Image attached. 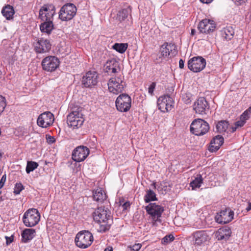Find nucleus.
I'll list each match as a JSON object with an SVG mask.
<instances>
[{
    "label": "nucleus",
    "instance_id": "nucleus-1",
    "mask_svg": "<svg viewBox=\"0 0 251 251\" xmlns=\"http://www.w3.org/2000/svg\"><path fill=\"white\" fill-rule=\"evenodd\" d=\"M95 222L100 225L98 231L104 232L108 230L112 223L111 211L108 209L100 207L95 210L93 214Z\"/></svg>",
    "mask_w": 251,
    "mask_h": 251
},
{
    "label": "nucleus",
    "instance_id": "nucleus-2",
    "mask_svg": "<svg viewBox=\"0 0 251 251\" xmlns=\"http://www.w3.org/2000/svg\"><path fill=\"white\" fill-rule=\"evenodd\" d=\"M107 84L109 91L116 95L122 92L126 86L124 76L122 75L111 78Z\"/></svg>",
    "mask_w": 251,
    "mask_h": 251
},
{
    "label": "nucleus",
    "instance_id": "nucleus-3",
    "mask_svg": "<svg viewBox=\"0 0 251 251\" xmlns=\"http://www.w3.org/2000/svg\"><path fill=\"white\" fill-rule=\"evenodd\" d=\"M209 130L208 124L201 119H195L190 126L191 132L197 136H202Z\"/></svg>",
    "mask_w": 251,
    "mask_h": 251
},
{
    "label": "nucleus",
    "instance_id": "nucleus-4",
    "mask_svg": "<svg viewBox=\"0 0 251 251\" xmlns=\"http://www.w3.org/2000/svg\"><path fill=\"white\" fill-rule=\"evenodd\" d=\"M93 241V235L88 230L79 232L76 234L75 238L76 245L78 247L82 249H86L89 247Z\"/></svg>",
    "mask_w": 251,
    "mask_h": 251
},
{
    "label": "nucleus",
    "instance_id": "nucleus-5",
    "mask_svg": "<svg viewBox=\"0 0 251 251\" xmlns=\"http://www.w3.org/2000/svg\"><path fill=\"white\" fill-rule=\"evenodd\" d=\"M40 219L39 211L35 208L27 210L23 218V221L26 226L32 227L36 225Z\"/></svg>",
    "mask_w": 251,
    "mask_h": 251
},
{
    "label": "nucleus",
    "instance_id": "nucleus-6",
    "mask_svg": "<svg viewBox=\"0 0 251 251\" xmlns=\"http://www.w3.org/2000/svg\"><path fill=\"white\" fill-rule=\"evenodd\" d=\"M76 7L73 3H67L64 5L59 12V18L63 21H68L72 19L76 14Z\"/></svg>",
    "mask_w": 251,
    "mask_h": 251
},
{
    "label": "nucleus",
    "instance_id": "nucleus-7",
    "mask_svg": "<svg viewBox=\"0 0 251 251\" xmlns=\"http://www.w3.org/2000/svg\"><path fill=\"white\" fill-rule=\"evenodd\" d=\"M117 109L121 112H126L129 110L131 106V99L126 94H120L115 101Z\"/></svg>",
    "mask_w": 251,
    "mask_h": 251
},
{
    "label": "nucleus",
    "instance_id": "nucleus-8",
    "mask_svg": "<svg viewBox=\"0 0 251 251\" xmlns=\"http://www.w3.org/2000/svg\"><path fill=\"white\" fill-rule=\"evenodd\" d=\"M60 61L55 56H48L44 58L41 62L43 69L48 72H52L59 67Z\"/></svg>",
    "mask_w": 251,
    "mask_h": 251
},
{
    "label": "nucleus",
    "instance_id": "nucleus-9",
    "mask_svg": "<svg viewBox=\"0 0 251 251\" xmlns=\"http://www.w3.org/2000/svg\"><path fill=\"white\" fill-rule=\"evenodd\" d=\"M82 113L78 111H73L67 116V122L69 126L73 128H78L82 126L84 122Z\"/></svg>",
    "mask_w": 251,
    "mask_h": 251
},
{
    "label": "nucleus",
    "instance_id": "nucleus-10",
    "mask_svg": "<svg viewBox=\"0 0 251 251\" xmlns=\"http://www.w3.org/2000/svg\"><path fill=\"white\" fill-rule=\"evenodd\" d=\"M55 13V7L52 4H45L40 9L39 18L42 21H52Z\"/></svg>",
    "mask_w": 251,
    "mask_h": 251
},
{
    "label": "nucleus",
    "instance_id": "nucleus-11",
    "mask_svg": "<svg viewBox=\"0 0 251 251\" xmlns=\"http://www.w3.org/2000/svg\"><path fill=\"white\" fill-rule=\"evenodd\" d=\"M206 60L201 56L194 57L188 62V68L194 72H200L205 67Z\"/></svg>",
    "mask_w": 251,
    "mask_h": 251
},
{
    "label": "nucleus",
    "instance_id": "nucleus-12",
    "mask_svg": "<svg viewBox=\"0 0 251 251\" xmlns=\"http://www.w3.org/2000/svg\"><path fill=\"white\" fill-rule=\"evenodd\" d=\"M173 99L168 95L160 96L157 100L158 109L163 112L170 111L173 106Z\"/></svg>",
    "mask_w": 251,
    "mask_h": 251
},
{
    "label": "nucleus",
    "instance_id": "nucleus-13",
    "mask_svg": "<svg viewBox=\"0 0 251 251\" xmlns=\"http://www.w3.org/2000/svg\"><path fill=\"white\" fill-rule=\"evenodd\" d=\"M234 212L229 208H225L218 213L215 217L216 222L220 224L229 223L233 219Z\"/></svg>",
    "mask_w": 251,
    "mask_h": 251
},
{
    "label": "nucleus",
    "instance_id": "nucleus-14",
    "mask_svg": "<svg viewBox=\"0 0 251 251\" xmlns=\"http://www.w3.org/2000/svg\"><path fill=\"white\" fill-rule=\"evenodd\" d=\"M89 149L87 147L78 146L73 151L72 159L75 162H81L86 159L89 155Z\"/></svg>",
    "mask_w": 251,
    "mask_h": 251
},
{
    "label": "nucleus",
    "instance_id": "nucleus-15",
    "mask_svg": "<svg viewBox=\"0 0 251 251\" xmlns=\"http://www.w3.org/2000/svg\"><path fill=\"white\" fill-rule=\"evenodd\" d=\"M98 75L95 71H89L83 76L82 82L84 87L91 88L98 83Z\"/></svg>",
    "mask_w": 251,
    "mask_h": 251
},
{
    "label": "nucleus",
    "instance_id": "nucleus-16",
    "mask_svg": "<svg viewBox=\"0 0 251 251\" xmlns=\"http://www.w3.org/2000/svg\"><path fill=\"white\" fill-rule=\"evenodd\" d=\"M147 213L150 214L153 221H157L164 211V208L155 203H151L146 206Z\"/></svg>",
    "mask_w": 251,
    "mask_h": 251
},
{
    "label": "nucleus",
    "instance_id": "nucleus-17",
    "mask_svg": "<svg viewBox=\"0 0 251 251\" xmlns=\"http://www.w3.org/2000/svg\"><path fill=\"white\" fill-rule=\"evenodd\" d=\"M53 115L49 111L41 114L37 120V125L43 128L49 127L52 124L54 121Z\"/></svg>",
    "mask_w": 251,
    "mask_h": 251
},
{
    "label": "nucleus",
    "instance_id": "nucleus-18",
    "mask_svg": "<svg viewBox=\"0 0 251 251\" xmlns=\"http://www.w3.org/2000/svg\"><path fill=\"white\" fill-rule=\"evenodd\" d=\"M193 109L197 114H206L209 110V105L204 97H201L195 102Z\"/></svg>",
    "mask_w": 251,
    "mask_h": 251
},
{
    "label": "nucleus",
    "instance_id": "nucleus-19",
    "mask_svg": "<svg viewBox=\"0 0 251 251\" xmlns=\"http://www.w3.org/2000/svg\"><path fill=\"white\" fill-rule=\"evenodd\" d=\"M194 245H201L210 239L208 232L206 230H197L192 234Z\"/></svg>",
    "mask_w": 251,
    "mask_h": 251
},
{
    "label": "nucleus",
    "instance_id": "nucleus-20",
    "mask_svg": "<svg viewBox=\"0 0 251 251\" xmlns=\"http://www.w3.org/2000/svg\"><path fill=\"white\" fill-rule=\"evenodd\" d=\"M198 27L200 32L209 34L215 30L216 25L213 21L205 19L199 23Z\"/></svg>",
    "mask_w": 251,
    "mask_h": 251
},
{
    "label": "nucleus",
    "instance_id": "nucleus-21",
    "mask_svg": "<svg viewBox=\"0 0 251 251\" xmlns=\"http://www.w3.org/2000/svg\"><path fill=\"white\" fill-rule=\"evenodd\" d=\"M161 55L162 57L175 56L177 53L176 47L173 43H166L160 48Z\"/></svg>",
    "mask_w": 251,
    "mask_h": 251
},
{
    "label": "nucleus",
    "instance_id": "nucleus-22",
    "mask_svg": "<svg viewBox=\"0 0 251 251\" xmlns=\"http://www.w3.org/2000/svg\"><path fill=\"white\" fill-rule=\"evenodd\" d=\"M50 48L51 44L47 39H41L35 45V50L38 53L47 52Z\"/></svg>",
    "mask_w": 251,
    "mask_h": 251
},
{
    "label": "nucleus",
    "instance_id": "nucleus-23",
    "mask_svg": "<svg viewBox=\"0 0 251 251\" xmlns=\"http://www.w3.org/2000/svg\"><path fill=\"white\" fill-rule=\"evenodd\" d=\"M224 138L221 135L215 136L211 141L209 150L211 152L217 151L224 143Z\"/></svg>",
    "mask_w": 251,
    "mask_h": 251
},
{
    "label": "nucleus",
    "instance_id": "nucleus-24",
    "mask_svg": "<svg viewBox=\"0 0 251 251\" xmlns=\"http://www.w3.org/2000/svg\"><path fill=\"white\" fill-rule=\"evenodd\" d=\"M230 228L226 226L219 228L216 232L215 236L218 240L228 239L231 236Z\"/></svg>",
    "mask_w": 251,
    "mask_h": 251
},
{
    "label": "nucleus",
    "instance_id": "nucleus-25",
    "mask_svg": "<svg viewBox=\"0 0 251 251\" xmlns=\"http://www.w3.org/2000/svg\"><path fill=\"white\" fill-rule=\"evenodd\" d=\"M118 69L119 70L118 62L115 59L107 61L104 65V70L108 73L115 74L117 73Z\"/></svg>",
    "mask_w": 251,
    "mask_h": 251
},
{
    "label": "nucleus",
    "instance_id": "nucleus-26",
    "mask_svg": "<svg viewBox=\"0 0 251 251\" xmlns=\"http://www.w3.org/2000/svg\"><path fill=\"white\" fill-rule=\"evenodd\" d=\"M35 230L31 228H26L22 233V241L24 243H27L32 240L35 236Z\"/></svg>",
    "mask_w": 251,
    "mask_h": 251
},
{
    "label": "nucleus",
    "instance_id": "nucleus-27",
    "mask_svg": "<svg viewBox=\"0 0 251 251\" xmlns=\"http://www.w3.org/2000/svg\"><path fill=\"white\" fill-rule=\"evenodd\" d=\"M40 25V29L42 33H46L48 34H50L53 28L52 21H43Z\"/></svg>",
    "mask_w": 251,
    "mask_h": 251
},
{
    "label": "nucleus",
    "instance_id": "nucleus-28",
    "mask_svg": "<svg viewBox=\"0 0 251 251\" xmlns=\"http://www.w3.org/2000/svg\"><path fill=\"white\" fill-rule=\"evenodd\" d=\"M234 34V30L230 26L224 27L221 31L222 36L227 40H231L233 38Z\"/></svg>",
    "mask_w": 251,
    "mask_h": 251
},
{
    "label": "nucleus",
    "instance_id": "nucleus-29",
    "mask_svg": "<svg viewBox=\"0 0 251 251\" xmlns=\"http://www.w3.org/2000/svg\"><path fill=\"white\" fill-rule=\"evenodd\" d=\"M106 194L101 188H98L93 192V199L98 202H102L106 199Z\"/></svg>",
    "mask_w": 251,
    "mask_h": 251
},
{
    "label": "nucleus",
    "instance_id": "nucleus-30",
    "mask_svg": "<svg viewBox=\"0 0 251 251\" xmlns=\"http://www.w3.org/2000/svg\"><path fill=\"white\" fill-rule=\"evenodd\" d=\"M229 124L226 120H221L217 122L216 125L217 131L220 133H224L226 131Z\"/></svg>",
    "mask_w": 251,
    "mask_h": 251
},
{
    "label": "nucleus",
    "instance_id": "nucleus-31",
    "mask_svg": "<svg viewBox=\"0 0 251 251\" xmlns=\"http://www.w3.org/2000/svg\"><path fill=\"white\" fill-rule=\"evenodd\" d=\"M131 9L130 6H128L126 8L123 9L119 11L117 14V19L120 21L125 20L129 15L131 14Z\"/></svg>",
    "mask_w": 251,
    "mask_h": 251
},
{
    "label": "nucleus",
    "instance_id": "nucleus-32",
    "mask_svg": "<svg viewBox=\"0 0 251 251\" xmlns=\"http://www.w3.org/2000/svg\"><path fill=\"white\" fill-rule=\"evenodd\" d=\"M1 13L6 19L10 20L12 18L14 14V11L12 6L7 5L3 8Z\"/></svg>",
    "mask_w": 251,
    "mask_h": 251
},
{
    "label": "nucleus",
    "instance_id": "nucleus-33",
    "mask_svg": "<svg viewBox=\"0 0 251 251\" xmlns=\"http://www.w3.org/2000/svg\"><path fill=\"white\" fill-rule=\"evenodd\" d=\"M203 182V178L200 174L197 175L195 179L190 183V186L192 187V189L194 190L196 188H199L201 186V184Z\"/></svg>",
    "mask_w": 251,
    "mask_h": 251
},
{
    "label": "nucleus",
    "instance_id": "nucleus-34",
    "mask_svg": "<svg viewBox=\"0 0 251 251\" xmlns=\"http://www.w3.org/2000/svg\"><path fill=\"white\" fill-rule=\"evenodd\" d=\"M157 200L156 194L152 190L150 189L147 191V194L144 196V201L146 203Z\"/></svg>",
    "mask_w": 251,
    "mask_h": 251
},
{
    "label": "nucleus",
    "instance_id": "nucleus-35",
    "mask_svg": "<svg viewBox=\"0 0 251 251\" xmlns=\"http://www.w3.org/2000/svg\"><path fill=\"white\" fill-rule=\"evenodd\" d=\"M128 45L126 43H115L113 46V49L121 53H124L127 48Z\"/></svg>",
    "mask_w": 251,
    "mask_h": 251
},
{
    "label": "nucleus",
    "instance_id": "nucleus-36",
    "mask_svg": "<svg viewBox=\"0 0 251 251\" xmlns=\"http://www.w3.org/2000/svg\"><path fill=\"white\" fill-rule=\"evenodd\" d=\"M38 165V164L36 162L32 161H28L26 167V172L27 174L30 173V172L34 171L35 169H36Z\"/></svg>",
    "mask_w": 251,
    "mask_h": 251
},
{
    "label": "nucleus",
    "instance_id": "nucleus-37",
    "mask_svg": "<svg viewBox=\"0 0 251 251\" xmlns=\"http://www.w3.org/2000/svg\"><path fill=\"white\" fill-rule=\"evenodd\" d=\"M192 95L190 93H186L182 95V99L186 104L190 103L191 102Z\"/></svg>",
    "mask_w": 251,
    "mask_h": 251
},
{
    "label": "nucleus",
    "instance_id": "nucleus-38",
    "mask_svg": "<svg viewBox=\"0 0 251 251\" xmlns=\"http://www.w3.org/2000/svg\"><path fill=\"white\" fill-rule=\"evenodd\" d=\"M6 106L5 99L0 95V116L3 113Z\"/></svg>",
    "mask_w": 251,
    "mask_h": 251
},
{
    "label": "nucleus",
    "instance_id": "nucleus-39",
    "mask_svg": "<svg viewBox=\"0 0 251 251\" xmlns=\"http://www.w3.org/2000/svg\"><path fill=\"white\" fill-rule=\"evenodd\" d=\"M174 237L172 234L165 236L162 238L161 242L163 244H167L174 240Z\"/></svg>",
    "mask_w": 251,
    "mask_h": 251
},
{
    "label": "nucleus",
    "instance_id": "nucleus-40",
    "mask_svg": "<svg viewBox=\"0 0 251 251\" xmlns=\"http://www.w3.org/2000/svg\"><path fill=\"white\" fill-rule=\"evenodd\" d=\"M23 189V185L21 183H16L15 186L14 193L15 194H19Z\"/></svg>",
    "mask_w": 251,
    "mask_h": 251
},
{
    "label": "nucleus",
    "instance_id": "nucleus-41",
    "mask_svg": "<svg viewBox=\"0 0 251 251\" xmlns=\"http://www.w3.org/2000/svg\"><path fill=\"white\" fill-rule=\"evenodd\" d=\"M157 189L159 192L163 194L164 191L166 192L167 191L168 186L165 183H161L158 186Z\"/></svg>",
    "mask_w": 251,
    "mask_h": 251
},
{
    "label": "nucleus",
    "instance_id": "nucleus-42",
    "mask_svg": "<svg viewBox=\"0 0 251 251\" xmlns=\"http://www.w3.org/2000/svg\"><path fill=\"white\" fill-rule=\"evenodd\" d=\"M156 86V83L155 82H152L149 87L148 92L151 95H152L153 93L154 90L155 89Z\"/></svg>",
    "mask_w": 251,
    "mask_h": 251
},
{
    "label": "nucleus",
    "instance_id": "nucleus-43",
    "mask_svg": "<svg viewBox=\"0 0 251 251\" xmlns=\"http://www.w3.org/2000/svg\"><path fill=\"white\" fill-rule=\"evenodd\" d=\"M142 245L141 244H135L134 245L129 247L131 250L133 251H138L141 248Z\"/></svg>",
    "mask_w": 251,
    "mask_h": 251
},
{
    "label": "nucleus",
    "instance_id": "nucleus-44",
    "mask_svg": "<svg viewBox=\"0 0 251 251\" xmlns=\"http://www.w3.org/2000/svg\"><path fill=\"white\" fill-rule=\"evenodd\" d=\"M249 118V115L247 113V111H244V113L240 116V119L245 121Z\"/></svg>",
    "mask_w": 251,
    "mask_h": 251
},
{
    "label": "nucleus",
    "instance_id": "nucleus-45",
    "mask_svg": "<svg viewBox=\"0 0 251 251\" xmlns=\"http://www.w3.org/2000/svg\"><path fill=\"white\" fill-rule=\"evenodd\" d=\"M245 122L244 120L241 119L239 121H238L236 122L235 124V125L237 127H242L243 126L244 124H245Z\"/></svg>",
    "mask_w": 251,
    "mask_h": 251
},
{
    "label": "nucleus",
    "instance_id": "nucleus-46",
    "mask_svg": "<svg viewBox=\"0 0 251 251\" xmlns=\"http://www.w3.org/2000/svg\"><path fill=\"white\" fill-rule=\"evenodd\" d=\"M6 174H4L2 176L0 180V188H1L4 186V183L6 181Z\"/></svg>",
    "mask_w": 251,
    "mask_h": 251
},
{
    "label": "nucleus",
    "instance_id": "nucleus-47",
    "mask_svg": "<svg viewBox=\"0 0 251 251\" xmlns=\"http://www.w3.org/2000/svg\"><path fill=\"white\" fill-rule=\"evenodd\" d=\"M46 139L47 142L49 144H52L55 142L54 138L50 135H46Z\"/></svg>",
    "mask_w": 251,
    "mask_h": 251
},
{
    "label": "nucleus",
    "instance_id": "nucleus-48",
    "mask_svg": "<svg viewBox=\"0 0 251 251\" xmlns=\"http://www.w3.org/2000/svg\"><path fill=\"white\" fill-rule=\"evenodd\" d=\"M6 239V244L7 245H9L11 244L13 241V236H11L10 237L5 236Z\"/></svg>",
    "mask_w": 251,
    "mask_h": 251
},
{
    "label": "nucleus",
    "instance_id": "nucleus-49",
    "mask_svg": "<svg viewBox=\"0 0 251 251\" xmlns=\"http://www.w3.org/2000/svg\"><path fill=\"white\" fill-rule=\"evenodd\" d=\"M245 209L247 212H249L251 210V201H249L248 202V206Z\"/></svg>",
    "mask_w": 251,
    "mask_h": 251
},
{
    "label": "nucleus",
    "instance_id": "nucleus-50",
    "mask_svg": "<svg viewBox=\"0 0 251 251\" xmlns=\"http://www.w3.org/2000/svg\"><path fill=\"white\" fill-rule=\"evenodd\" d=\"M184 61L181 59H180L179 61V68H181V69H182L184 68Z\"/></svg>",
    "mask_w": 251,
    "mask_h": 251
},
{
    "label": "nucleus",
    "instance_id": "nucleus-51",
    "mask_svg": "<svg viewBox=\"0 0 251 251\" xmlns=\"http://www.w3.org/2000/svg\"><path fill=\"white\" fill-rule=\"evenodd\" d=\"M201 2L204 3H209L211 2L213 0H200Z\"/></svg>",
    "mask_w": 251,
    "mask_h": 251
},
{
    "label": "nucleus",
    "instance_id": "nucleus-52",
    "mask_svg": "<svg viewBox=\"0 0 251 251\" xmlns=\"http://www.w3.org/2000/svg\"><path fill=\"white\" fill-rule=\"evenodd\" d=\"M127 206H129V203L128 202H126L123 205V207L124 209H126Z\"/></svg>",
    "mask_w": 251,
    "mask_h": 251
},
{
    "label": "nucleus",
    "instance_id": "nucleus-53",
    "mask_svg": "<svg viewBox=\"0 0 251 251\" xmlns=\"http://www.w3.org/2000/svg\"><path fill=\"white\" fill-rule=\"evenodd\" d=\"M104 251H113V249L111 247H108V248H106Z\"/></svg>",
    "mask_w": 251,
    "mask_h": 251
},
{
    "label": "nucleus",
    "instance_id": "nucleus-54",
    "mask_svg": "<svg viewBox=\"0 0 251 251\" xmlns=\"http://www.w3.org/2000/svg\"><path fill=\"white\" fill-rule=\"evenodd\" d=\"M237 128V127L235 126L234 127H231V132H235L236 130V129Z\"/></svg>",
    "mask_w": 251,
    "mask_h": 251
},
{
    "label": "nucleus",
    "instance_id": "nucleus-55",
    "mask_svg": "<svg viewBox=\"0 0 251 251\" xmlns=\"http://www.w3.org/2000/svg\"><path fill=\"white\" fill-rule=\"evenodd\" d=\"M239 4H241L244 2H245V0H235Z\"/></svg>",
    "mask_w": 251,
    "mask_h": 251
},
{
    "label": "nucleus",
    "instance_id": "nucleus-56",
    "mask_svg": "<svg viewBox=\"0 0 251 251\" xmlns=\"http://www.w3.org/2000/svg\"><path fill=\"white\" fill-rule=\"evenodd\" d=\"M245 111H247V113L249 115V114H251V106H250L248 109H247Z\"/></svg>",
    "mask_w": 251,
    "mask_h": 251
},
{
    "label": "nucleus",
    "instance_id": "nucleus-57",
    "mask_svg": "<svg viewBox=\"0 0 251 251\" xmlns=\"http://www.w3.org/2000/svg\"><path fill=\"white\" fill-rule=\"evenodd\" d=\"M195 33H196V30H195V29H191V35H195Z\"/></svg>",
    "mask_w": 251,
    "mask_h": 251
},
{
    "label": "nucleus",
    "instance_id": "nucleus-58",
    "mask_svg": "<svg viewBox=\"0 0 251 251\" xmlns=\"http://www.w3.org/2000/svg\"><path fill=\"white\" fill-rule=\"evenodd\" d=\"M152 186H153V188L156 189V183L154 182L152 184Z\"/></svg>",
    "mask_w": 251,
    "mask_h": 251
},
{
    "label": "nucleus",
    "instance_id": "nucleus-59",
    "mask_svg": "<svg viewBox=\"0 0 251 251\" xmlns=\"http://www.w3.org/2000/svg\"><path fill=\"white\" fill-rule=\"evenodd\" d=\"M2 154L3 153L1 152V151H0V160L1 159V158H2Z\"/></svg>",
    "mask_w": 251,
    "mask_h": 251
}]
</instances>
